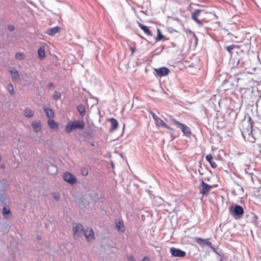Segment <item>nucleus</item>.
Segmentation results:
<instances>
[{
	"label": "nucleus",
	"mask_w": 261,
	"mask_h": 261,
	"mask_svg": "<svg viewBox=\"0 0 261 261\" xmlns=\"http://www.w3.org/2000/svg\"><path fill=\"white\" fill-rule=\"evenodd\" d=\"M23 114L25 117L31 118L34 116V111L30 109L26 108L24 111Z\"/></svg>",
	"instance_id": "21"
},
{
	"label": "nucleus",
	"mask_w": 261,
	"mask_h": 261,
	"mask_svg": "<svg viewBox=\"0 0 261 261\" xmlns=\"http://www.w3.org/2000/svg\"><path fill=\"white\" fill-rule=\"evenodd\" d=\"M7 89L10 95H13V94H14V89L13 85L11 83L9 84L7 86Z\"/></svg>",
	"instance_id": "26"
},
{
	"label": "nucleus",
	"mask_w": 261,
	"mask_h": 261,
	"mask_svg": "<svg viewBox=\"0 0 261 261\" xmlns=\"http://www.w3.org/2000/svg\"><path fill=\"white\" fill-rule=\"evenodd\" d=\"M155 71L157 75L160 77L168 75L170 71L167 68L165 67L155 69Z\"/></svg>",
	"instance_id": "11"
},
{
	"label": "nucleus",
	"mask_w": 261,
	"mask_h": 261,
	"mask_svg": "<svg viewBox=\"0 0 261 261\" xmlns=\"http://www.w3.org/2000/svg\"><path fill=\"white\" fill-rule=\"evenodd\" d=\"M77 110L82 117L85 115V109L83 105H80L77 107Z\"/></svg>",
	"instance_id": "23"
},
{
	"label": "nucleus",
	"mask_w": 261,
	"mask_h": 261,
	"mask_svg": "<svg viewBox=\"0 0 261 261\" xmlns=\"http://www.w3.org/2000/svg\"><path fill=\"white\" fill-rule=\"evenodd\" d=\"M54 198L57 200H59L60 198V195L58 193H54Z\"/></svg>",
	"instance_id": "32"
},
{
	"label": "nucleus",
	"mask_w": 261,
	"mask_h": 261,
	"mask_svg": "<svg viewBox=\"0 0 261 261\" xmlns=\"http://www.w3.org/2000/svg\"><path fill=\"white\" fill-rule=\"evenodd\" d=\"M1 159H2V158H1V155L0 154V162L1 161Z\"/></svg>",
	"instance_id": "41"
},
{
	"label": "nucleus",
	"mask_w": 261,
	"mask_h": 261,
	"mask_svg": "<svg viewBox=\"0 0 261 261\" xmlns=\"http://www.w3.org/2000/svg\"><path fill=\"white\" fill-rule=\"evenodd\" d=\"M1 167L2 168H3V169H4V168H5V165H4V164H2V165H1Z\"/></svg>",
	"instance_id": "39"
},
{
	"label": "nucleus",
	"mask_w": 261,
	"mask_h": 261,
	"mask_svg": "<svg viewBox=\"0 0 261 261\" xmlns=\"http://www.w3.org/2000/svg\"><path fill=\"white\" fill-rule=\"evenodd\" d=\"M34 130L36 133L40 132L41 129V124L40 121H33L32 123Z\"/></svg>",
	"instance_id": "12"
},
{
	"label": "nucleus",
	"mask_w": 261,
	"mask_h": 261,
	"mask_svg": "<svg viewBox=\"0 0 261 261\" xmlns=\"http://www.w3.org/2000/svg\"><path fill=\"white\" fill-rule=\"evenodd\" d=\"M164 38V36L162 34L160 29H158V35L156 38V41H160Z\"/></svg>",
	"instance_id": "27"
},
{
	"label": "nucleus",
	"mask_w": 261,
	"mask_h": 261,
	"mask_svg": "<svg viewBox=\"0 0 261 261\" xmlns=\"http://www.w3.org/2000/svg\"><path fill=\"white\" fill-rule=\"evenodd\" d=\"M91 145L94 146V144L93 143L91 144Z\"/></svg>",
	"instance_id": "42"
},
{
	"label": "nucleus",
	"mask_w": 261,
	"mask_h": 261,
	"mask_svg": "<svg viewBox=\"0 0 261 261\" xmlns=\"http://www.w3.org/2000/svg\"><path fill=\"white\" fill-rule=\"evenodd\" d=\"M209 14L208 13L204 10L197 9L192 14V18L198 24L202 25L203 23L208 22V20L206 17V16Z\"/></svg>",
	"instance_id": "1"
},
{
	"label": "nucleus",
	"mask_w": 261,
	"mask_h": 261,
	"mask_svg": "<svg viewBox=\"0 0 261 261\" xmlns=\"http://www.w3.org/2000/svg\"><path fill=\"white\" fill-rule=\"evenodd\" d=\"M63 179L69 184H75L77 182L75 176L70 172H67L63 174Z\"/></svg>",
	"instance_id": "9"
},
{
	"label": "nucleus",
	"mask_w": 261,
	"mask_h": 261,
	"mask_svg": "<svg viewBox=\"0 0 261 261\" xmlns=\"http://www.w3.org/2000/svg\"><path fill=\"white\" fill-rule=\"evenodd\" d=\"M229 211L230 215L235 219L239 218L240 216L243 215L244 213L243 208L239 205L229 207Z\"/></svg>",
	"instance_id": "3"
},
{
	"label": "nucleus",
	"mask_w": 261,
	"mask_h": 261,
	"mask_svg": "<svg viewBox=\"0 0 261 261\" xmlns=\"http://www.w3.org/2000/svg\"><path fill=\"white\" fill-rule=\"evenodd\" d=\"M149 113L151 115L157 126H162L170 130H173L172 128L169 126L161 118L157 116L153 112L150 111Z\"/></svg>",
	"instance_id": "5"
},
{
	"label": "nucleus",
	"mask_w": 261,
	"mask_h": 261,
	"mask_svg": "<svg viewBox=\"0 0 261 261\" xmlns=\"http://www.w3.org/2000/svg\"><path fill=\"white\" fill-rule=\"evenodd\" d=\"M195 241L198 244L201 245V244H206L208 246L211 245V242L209 241H207L206 240L202 239V238H195Z\"/></svg>",
	"instance_id": "22"
},
{
	"label": "nucleus",
	"mask_w": 261,
	"mask_h": 261,
	"mask_svg": "<svg viewBox=\"0 0 261 261\" xmlns=\"http://www.w3.org/2000/svg\"><path fill=\"white\" fill-rule=\"evenodd\" d=\"M84 234L88 242H92L94 240V232L91 228H87L84 232Z\"/></svg>",
	"instance_id": "8"
},
{
	"label": "nucleus",
	"mask_w": 261,
	"mask_h": 261,
	"mask_svg": "<svg viewBox=\"0 0 261 261\" xmlns=\"http://www.w3.org/2000/svg\"><path fill=\"white\" fill-rule=\"evenodd\" d=\"M205 159L207 162H209L210 164L211 167L213 168H216L217 166V164L215 162L213 161V158L212 155L211 154H208L206 156Z\"/></svg>",
	"instance_id": "16"
},
{
	"label": "nucleus",
	"mask_w": 261,
	"mask_h": 261,
	"mask_svg": "<svg viewBox=\"0 0 261 261\" xmlns=\"http://www.w3.org/2000/svg\"><path fill=\"white\" fill-rule=\"evenodd\" d=\"M9 29L10 30L13 31L14 30L15 27H14V26H9Z\"/></svg>",
	"instance_id": "37"
},
{
	"label": "nucleus",
	"mask_w": 261,
	"mask_h": 261,
	"mask_svg": "<svg viewBox=\"0 0 261 261\" xmlns=\"http://www.w3.org/2000/svg\"><path fill=\"white\" fill-rule=\"evenodd\" d=\"M128 260L129 261H136L135 258L132 255L128 257Z\"/></svg>",
	"instance_id": "33"
},
{
	"label": "nucleus",
	"mask_w": 261,
	"mask_h": 261,
	"mask_svg": "<svg viewBox=\"0 0 261 261\" xmlns=\"http://www.w3.org/2000/svg\"><path fill=\"white\" fill-rule=\"evenodd\" d=\"M9 214H11L10 207L8 206H5L3 208V215L6 218Z\"/></svg>",
	"instance_id": "25"
},
{
	"label": "nucleus",
	"mask_w": 261,
	"mask_h": 261,
	"mask_svg": "<svg viewBox=\"0 0 261 261\" xmlns=\"http://www.w3.org/2000/svg\"><path fill=\"white\" fill-rule=\"evenodd\" d=\"M138 25L144 32L148 36H152V33L146 25L138 22Z\"/></svg>",
	"instance_id": "15"
},
{
	"label": "nucleus",
	"mask_w": 261,
	"mask_h": 261,
	"mask_svg": "<svg viewBox=\"0 0 261 261\" xmlns=\"http://www.w3.org/2000/svg\"><path fill=\"white\" fill-rule=\"evenodd\" d=\"M212 188V186L205 183L203 180L201 181L200 185L198 186L200 193L203 195H207Z\"/></svg>",
	"instance_id": "7"
},
{
	"label": "nucleus",
	"mask_w": 261,
	"mask_h": 261,
	"mask_svg": "<svg viewBox=\"0 0 261 261\" xmlns=\"http://www.w3.org/2000/svg\"><path fill=\"white\" fill-rule=\"evenodd\" d=\"M142 261H150V258L148 256H145L142 259Z\"/></svg>",
	"instance_id": "34"
},
{
	"label": "nucleus",
	"mask_w": 261,
	"mask_h": 261,
	"mask_svg": "<svg viewBox=\"0 0 261 261\" xmlns=\"http://www.w3.org/2000/svg\"><path fill=\"white\" fill-rule=\"evenodd\" d=\"M60 31V28L58 27H55L50 29H48L46 33L47 34L50 36H53L56 33H58Z\"/></svg>",
	"instance_id": "17"
},
{
	"label": "nucleus",
	"mask_w": 261,
	"mask_h": 261,
	"mask_svg": "<svg viewBox=\"0 0 261 261\" xmlns=\"http://www.w3.org/2000/svg\"><path fill=\"white\" fill-rule=\"evenodd\" d=\"M85 125L83 121L75 120L70 121L67 124L65 127V131L67 133H70L75 129H83Z\"/></svg>",
	"instance_id": "2"
},
{
	"label": "nucleus",
	"mask_w": 261,
	"mask_h": 261,
	"mask_svg": "<svg viewBox=\"0 0 261 261\" xmlns=\"http://www.w3.org/2000/svg\"><path fill=\"white\" fill-rule=\"evenodd\" d=\"M254 140H255V139L253 138V140L252 141V142H254Z\"/></svg>",
	"instance_id": "40"
},
{
	"label": "nucleus",
	"mask_w": 261,
	"mask_h": 261,
	"mask_svg": "<svg viewBox=\"0 0 261 261\" xmlns=\"http://www.w3.org/2000/svg\"><path fill=\"white\" fill-rule=\"evenodd\" d=\"M15 57L16 59L21 60L24 59V55L21 53H17Z\"/></svg>",
	"instance_id": "29"
},
{
	"label": "nucleus",
	"mask_w": 261,
	"mask_h": 261,
	"mask_svg": "<svg viewBox=\"0 0 261 261\" xmlns=\"http://www.w3.org/2000/svg\"><path fill=\"white\" fill-rule=\"evenodd\" d=\"M38 54L39 58L40 59H42L45 56V49L44 47H40L38 50Z\"/></svg>",
	"instance_id": "24"
},
{
	"label": "nucleus",
	"mask_w": 261,
	"mask_h": 261,
	"mask_svg": "<svg viewBox=\"0 0 261 261\" xmlns=\"http://www.w3.org/2000/svg\"><path fill=\"white\" fill-rule=\"evenodd\" d=\"M9 72L11 73V77L13 80H17L19 79V74L15 68H13L9 70Z\"/></svg>",
	"instance_id": "14"
},
{
	"label": "nucleus",
	"mask_w": 261,
	"mask_h": 261,
	"mask_svg": "<svg viewBox=\"0 0 261 261\" xmlns=\"http://www.w3.org/2000/svg\"><path fill=\"white\" fill-rule=\"evenodd\" d=\"M236 46L235 45H231L229 46H227L226 47V48L227 50L230 53L231 52V50H233L236 47Z\"/></svg>",
	"instance_id": "30"
},
{
	"label": "nucleus",
	"mask_w": 261,
	"mask_h": 261,
	"mask_svg": "<svg viewBox=\"0 0 261 261\" xmlns=\"http://www.w3.org/2000/svg\"><path fill=\"white\" fill-rule=\"evenodd\" d=\"M47 124L51 129H57L59 127L58 124L51 119H49L48 120Z\"/></svg>",
	"instance_id": "19"
},
{
	"label": "nucleus",
	"mask_w": 261,
	"mask_h": 261,
	"mask_svg": "<svg viewBox=\"0 0 261 261\" xmlns=\"http://www.w3.org/2000/svg\"><path fill=\"white\" fill-rule=\"evenodd\" d=\"M109 121L110 122L111 124L112 130L116 129L118 127V123L117 120L114 118H111L109 119Z\"/></svg>",
	"instance_id": "18"
},
{
	"label": "nucleus",
	"mask_w": 261,
	"mask_h": 261,
	"mask_svg": "<svg viewBox=\"0 0 261 261\" xmlns=\"http://www.w3.org/2000/svg\"><path fill=\"white\" fill-rule=\"evenodd\" d=\"M82 173L84 176H87L88 174V170L86 168L82 169Z\"/></svg>",
	"instance_id": "31"
},
{
	"label": "nucleus",
	"mask_w": 261,
	"mask_h": 261,
	"mask_svg": "<svg viewBox=\"0 0 261 261\" xmlns=\"http://www.w3.org/2000/svg\"><path fill=\"white\" fill-rule=\"evenodd\" d=\"M48 86H50V87H53L54 86V84L53 83H50L49 84H48Z\"/></svg>",
	"instance_id": "38"
},
{
	"label": "nucleus",
	"mask_w": 261,
	"mask_h": 261,
	"mask_svg": "<svg viewBox=\"0 0 261 261\" xmlns=\"http://www.w3.org/2000/svg\"><path fill=\"white\" fill-rule=\"evenodd\" d=\"M170 252L172 255L175 257H185L186 253L179 249H177L174 247H171L170 249Z\"/></svg>",
	"instance_id": "10"
},
{
	"label": "nucleus",
	"mask_w": 261,
	"mask_h": 261,
	"mask_svg": "<svg viewBox=\"0 0 261 261\" xmlns=\"http://www.w3.org/2000/svg\"><path fill=\"white\" fill-rule=\"evenodd\" d=\"M116 227L118 230L121 232H124L125 228L122 221H118L115 223Z\"/></svg>",
	"instance_id": "13"
},
{
	"label": "nucleus",
	"mask_w": 261,
	"mask_h": 261,
	"mask_svg": "<svg viewBox=\"0 0 261 261\" xmlns=\"http://www.w3.org/2000/svg\"><path fill=\"white\" fill-rule=\"evenodd\" d=\"M61 94L60 92H58V91H55L53 95V98L54 100H58V99H59L61 98Z\"/></svg>",
	"instance_id": "28"
},
{
	"label": "nucleus",
	"mask_w": 261,
	"mask_h": 261,
	"mask_svg": "<svg viewBox=\"0 0 261 261\" xmlns=\"http://www.w3.org/2000/svg\"><path fill=\"white\" fill-rule=\"evenodd\" d=\"M44 111L46 113V116L49 118H53L54 117V112L53 110L50 108H44Z\"/></svg>",
	"instance_id": "20"
},
{
	"label": "nucleus",
	"mask_w": 261,
	"mask_h": 261,
	"mask_svg": "<svg viewBox=\"0 0 261 261\" xmlns=\"http://www.w3.org/2000/svg\"><path fill=\"white\" fill-rule=\"evenodd\" d=\"M85 229L83 226L80 223H74L73 224V237L74 239H77L82 236Z\"/></svg>",
	"instance_id": "4"
},
{
	"label": "nucleus",
	"mask_w": 261,
	"mask_h": 261,
	"mask_svg": "<svg viewBox=\"0 0 261 261\" xmlns=\"http://www.w3.org/2000/svg\"><path fill=\"white\" fill-rule=\"evenodd\" d=\"M171 122L175 125L180 128L184 134L187 136H189L191 134L190 128L175 119H171Z\"/></svg>",
	"instance_id": "6"
},
{
	"label": "nucleus",
	"mask_w": 261,
	"mask_h": 261,
	"mask_svg": "<svg viewBox=\"0 0 261 261\" xmlns=\"http://www.w3.org/2000/svg\"><path fill=\"white\" fill-rule=\"evenodd\" d=\"M130 50H131V51H132L131 55H133L134 54V53H135V51L136 49H135V48L134 47H132V46H130Z\"/></svg>",
	"instance_id": "35"
},
{
	"label": "nucleus",
	"mask_w": 261,
	"mask_h": 261,
	"mask_svg": "<svg viewBox=\"0 0 261 261\" xmlns=\"http://www.w3.org/2000/svg\"><path fill=\"white\" fill-rule=\"evenodd\" d=\"M49 168H53L54 169V171L55 173H56L57 172V169L56 167H55L53 165H51L49 168H48V169Z\"/></svg>",
	"instance_id": "36"
}]
</instances>
